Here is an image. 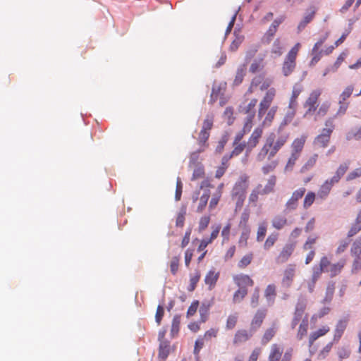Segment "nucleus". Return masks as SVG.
Here are the masks:
<instances>
[{"label": "nucleus", "instance_id": "1", "mask_svg": "<svg viewBox=\"0 0 361 361\" xmlns=\"http://www.w3.org/2000/svg\"><path fill=\"white\" fill-rule=\"evenodd\" d=\"M248 176L245 174L241 175L235 182L231 191V197L235 200V211L240 209L244 204L246 197V191L248 188Z\"/></svg>", "mask_w": 361, "mask_h": 361}, {"label": "nucleus", "instance_id": "2", "mask_svg": "<svg viewBox=\"0 0 361 361\" xmlns=\"http://www.w3.org/2000/svg\"><path fill=\"white\" fill-rule=\"evenodd\" d=\"M348 169V164L347 163L340 164L335 175L332 178L326 180L320 186L317 192V197L322 200H325L329 195L334 185L339 182L341 177L347 171Z\"/></svg>", "mask_w": 361, "mask_h": 361}, {"label": "nucleus", "instance_id": "3", "mask_svg": "<svg viewBox=\"0 0 361 361\" xmlns=\"http://www.w3.org/2000/svg\"><path fill=\"white\" fill-rule=\"evenodd\" d=\"M322 94V90L317 89L313 90L310 94L306 102L304 104V106L307 108L304 116H307L314 113L317 107V101Z\"/></svg>", "mask_w": 361, "mask_h": 361}, {"label": "nucleus", "instance_id": "4", "mask_svg": "<svg viewBox=\"0 0 361 361\" xmlns=\"http://www.w3.org/2000/svg\"><path fill=\"white\" fill-rule=\"evenodd\" d=\"M306 192V189L305 188H300L295 190L290 199L286 203V211L291 212L295 210L298 206V201L300 200L305 195Z\"/></svg>", "mask_w": 361, "mask_h": 361}, {"label": "nucleus", "instance_id": "5", "mask_svg": "<svg viewBox=\"0 0 361 361\" xmlns=\"http://www.w3.org/2000/svg\"><path fill=\"white\" fill-rule=\"evenodd\" d=\"M296 268L293 264H288L283 271V278L281 279V286L285 288H289L293 285L295 276Z\"/></svg>", "mask_w": 361, "mask_h": 361}, {"label": "nucleus", "instance_id": "6", "mask_svg": "<svg viewBox=\"0 0 361 361\" xmlns=\"http://www.w3.org/2000/svg\"><path fill=\"white\" fill-rule=\"evenodd\" d=\"M263 133V128L261 126L256 128L251 134L247 142V152H251L258 144Z\"/></svg>", "mask_w": 361, "mask_h": 361}, {"label": "nucleus", "instance_id": "7", "mask_svg": "<svg viewBox=\"0 0 361 361\" xmlns=\"http://www.w3.org/2000/svg\"><path fill=\"white\" fill-rule=\"evenodd\" d=\"M288 136L289 135L288 133H283L278 137L274 145L270 150L269 154V160L274 157L279 151V149L285 145L288 139Z\"/></svg>", "mask_w": 361, "mask_h": 361}, {"label": "nucleus", "instance_id": "8", "mask_svg": "<svg viewBox=\"0 0 361 361\" xmlns=\"http://www.w3.org/2000/svg\"><path fill=\"white\" fill-rule=\"evenodd\" d=\"M331 134L329 130H323L314 140V145L319 147L325 148L328 146Z\"/></svg>", "mask_w": 361, "mask_h": 361}, {"label": "nucleus", "instance_id": "9", "mask_svg": "<svg viewBox=\"0 0 361 361\" xmlns=\"http://www.w3.org/2000/svg\"><path fill=\"white\" fill-rule=\"evenodd\" d=\"M295 249V245L288 243L283 247L281 252L279 253L276 258V262L279 264H283L286 262L289 257L291 256Z\"/></svg>", "mask_w": 361, "mask_h": 361}, {"label": "nucleus", "instance_id": "10", "mask_svg": "<svg viewBox=\"0 0 361 361\" xmlns=\"http://www.w3.org/2000/svg\"><path fill=\"white\" fill-rule=\"evenodd\" d=\"M316 13V8L314 6H310L305 12L303 19L300 22L298 25V32H300L308 23H310L314 18Z\"/></svg>", "mask_w": 361, "mask_h": 361}, {"label": "nucleus", "instance_id": "11", "mask_svg": "<svg viewBox=\"0 0 361 361\" xmlns=\"http://www.w3.org/2000/svg\"><path fill=\"white\" fill-rule=\"evenodd\" d=\"M296 66V59L286 56L282 66V73L284 76H288L295 70Z\"/></svg>", "mask_w": 361, "mask_h": 361}, {"label": "nucleus", "instance_id": "12", "mask_svg": "<svg viewBox=\"0 0 361 361\" xmlns=\"http://www.w3.org/2000/svg\"><path fill=\"white\" fill-rule=\"evenodd\" d=\"M219 278V272H216L214 268L207 272L204 278V283L208 286L209 290H212L215 287Z\"/></svg>", "mask_w": 361, "mask_h": 361}, {"label": "nucleus", "instance_id": "13", "mask_svg": "<svg viewBox=\"0 0 361 361\" xmlns=\"http://www.w3.org/2000/svg\"><path fill=\"white\" fill-rule=\"evenodd\" d=\"M233 280L239 288L245 287L247 288V286H252L254 285L253 280L246 274L236 275L233 277Z\"/></svg>", "mask_w": 361, "mask_h": 361}, {"label": "nucleus", "instance_id": "14", "mask_svg": "<svg viewBox=\"0 0 361 361\" xmlns=\"http://www.w3.org/2000/svg\"><path fill=\"white\" fill-rule=\"evenodd\" d=\"M264 298L269 306H272L275 302L276 296V287L274 284H269L264 290Z\"/></svg>", "mask_w": 361, "mask_h": 361}, {"label": "nucleus", "instance_id": "15", "mask_svg": "<svg viewBox=\"0 0 361 361\" xmlns=\"http://www.w3.org/2000/svg\"><path fill=\"white\" fill-rule=\"evenodd\" d=\"M267 314V310H258L256 312V314L254 316V318L252 319V323H251V329L255 331L257 328H259Z\"/></svg>", "mask_w": 361, "mask_h": 361}, {"label": "nucleus", "instance_id": "16", "mask_svg": "<svg viewBox=\"0 0 361 361\" xmlns=\"http://www.w3.org/2000/svg\"><path fill=\"white\" fill-rule=\"evenodd\" d=\"M253 331L250 329V332L245 329L236 331L233 338V343L238 344L247 341L253 334Z\"/></svg>", "mask_w": 361, "mask_h": 361}, {"label": "nucleus", "instance_id": "17", "mask_svg": "<svg viewBox=\"0 0 361 361\" xmlns=\"http://www.w3.org/2000/svg\"><path fill=\"white\" fill-rule=\"evenodd\" d=\"M302 87L300 84H295L293 87L292 95L290 99L288 107L290 109H295L298 106L297 99L301 92Z\"/></svg>", "mask_w": 361, "mask_h": 361}, {"label": "nucleus", "instance_id": "18", "mask_svg": "<svg viewBox=\"0 0 361 361\" xmlns=\"http://www.w3.org/2000/svg\"><path fill=\"white\" fill-rule=\"evenodd\" d=\"M306 141V136L302 135L300 137L295 139L291 145V153L300 156Z\"/></svg>", "mask_w": 361, "mask_h": 361}, {"label": "nucleus", "instance_id": "19", "mask_svg": "<svg viewBox=\"0 0 361 361\" xmlns=\"http://www.w3.org/2000/svg\"><path fill=\"white\" fill-rule=\"evenodd\" d=\"M347 56V54L345 52H342L337 58L336 61H335L334 64H332V66L326 67L323 73V76H326L327 74H329L330 72H336L340 67L342 62L345 60V59Z\"/></svg>", "mask_w": 361, "mask_h": 361}, {"label": "nucleus", "instance_id": "20", "mask_svg": "<svg viewBox=\"0 0 361 361\" xmlns=\"http://www.w3.org/2000/svg\"><path fill=\"white\" fill-rule=\"evenodd\" d=\"M283 353V348L274 343L271 346L270 353L268 357L269 361H279Z\"/></svg>", "mask_w": 361, "mask_h": 361}, {"label": "nucleus", "instance_id": "21", "mask_svg": "<svg viewBox=\"0 0 361 361\" xmlns=\"http://www.w3.org/2000/svg\"><path fill=\"white\" fill-rule=\"evenodd\" d=\"M170 353V345L168 341H161L159 346L158 357L161 361H165Z\"/></svg>", "mask_w": 361, "mask_h": 361}, {"label": "nucleus", "instance_id": "22", "mask_svg": "<svg viewBox=\"0 0 361 361\" xmlns=\"http://www.w3.org/2000/svg\"><path fill=\"white\" fill-rule=\"evenodd\" d=\"M347 319H341L336 326L334 341H338L347 326Z\"/></svg>", "mask_w": 361, "mask_h": 361}, {"label": "nucleus", "instance_id": "23", "mask_svg": "<svg viewBox=\"0 0 361 361\" xmlns=\"http://www.w3.org/2000/svg\"><path fill=\"white\" fill-rule=\"evenodd\" d=\"M276 94V90L274 88L269 89L263 99L261 101L259 106L263 109H269Z\"/></svg>", "mask_w": 361, "mask_h": 361}, {"label": "nucleus", "instance_id": "24", "mask_svg": "<svg viewBox=\"0 0 361 361\" xmlns=\"http://www.w3.org/2000/svg\"><path fill=\"white\" fill-rule=\"evenodd\" d=\"M309 326V321L307 315H305L302 319L301 323L300 324L298 331L297 333V338L298 340H302L305 336L307 335V330Z\"/></svg>", "mask_w": 361, "mask_h": 361}, {"label": "nucleus", "instance_id": "25", "mask_svg": "<svg viewBox=\"0 0 361 361\" xmlns=\"http://www.w3.org/2000/svg\"><path fill=\"white\" fill-rule=\"evenodd\" d=\"M276 180L277 178L275 175H271L269 178L266 185L263 188H261L262 195L269 194L274 191Z\"/></svg>", "mask_w": 361, "mask_h": 361}, {"label": "nucleus", "instance_id": "26", "mask_svg": "<svg viewBox=\"0 0 361 361\" xmlns=\"http://www.w3.org/2000/svg\"><path fill=\"white\" fill-rule=\"evenodd\" d=\"M329 331V326H322V328L319 329L317 331H314L311 333L309 338V345L311 347L313 344V343L320 336H322L325 335L327 332Z\"/></svg>", "mask_w": 361, "mask_h": 361}, {"label": "nucleus", "instance_id": "27", "mask_svg": "<svg viewBox=\"0 0 361 361\" xmlns=\"http://www.w3.org/2000/svg\"><path fill=\"white\" fill-rule=\"evenodd\" d=\"M210 197V190L208 189L204 190L203 194L200 198V202L197 208V212L201 213L205 209L209 198Z\"/></svg>", "mask_w": 361, "mask_h": 361}, {"label": "nucleus", "instance_id": "28", "mask_svg": "<svg viewBox=\"0 0 361 361\" xmlns=\"http://www.w3.org/2000/svg\"><path fill=\"white\" fill-rule=\"evenodd\" d=\"M345 260H340L337 263L333 264L330 266L329 269V272L330 273V276L331 277L336 276L339 273H341L342 269L345 265Z\"/></svg>", "mask_w": 361, "mask_h": 361}, {"label": "nucleus", "instance_id": "29", "mask_svg": "<svg viewBox=\"0 0 361 361\" xmlns=\"http://www.w3.org/2000/svg\"><path fill=\"white\" fill-rule=\"evenodd\" d=\"M272 226L277 230L282 229L287 224V219L285 216L277 215L272 219Z\"/></svg>", "mask_w": 361, "mask_h": 361}, {"label": "nucleus", "instance_id": "30", "mask_svg": "<svg viewBox=\"0 0 361 361\" xmlns=\"http://www.w3.org/2000/svg\"><path fill=\"white\" fill-rule=\"evenodd\" d=\"M180 316L176 314L173 317L171 324V335L174 337L178 335L180 330Z\"/></svg>", "mask_w": 361, "mask_h": 361}, {"label": "nucleus", "instance_id": "31", "mask_svg": "<svg viewBox=\"0 0 361 361\" xmlns=\"http://www.w3.org/2000/svg\"><path fill=\"white\" fill-rule=\"evenodd\" d=\"M277 109L278 107L276 106H274L269 110L265 118L262 122L263 126H269L271 125L277 111Z\"/></svg>", "mask_w": 361, "mask_h": 361}, {"label": "nucleus", "instance_id": "32", "mask_svg": "<svg viewBox=\"0 0 361 361\" xmlns=\"http://www.w3.org/2000/svg\"><path fill=\"white\" fill-rule=\"evenodd\" d=\"M245 71H246V66L245 64L240 66L238 68L237 72H236V75H235V78L233 81V84L235 85H238L243 82V78L245 75Z\"/></svg>", "mask_w": 361, "mask_h": 361}, {"label": "nucleus", "instance_id": "33", "mask_svg": "<svg viewBox=\"0 0 361 361\" xmlns=\"http://www.w3.org/2000/svg\"><path fill=\"white\" fill-rule=\"evenodd\" d=\"M277 32L276 28H274L269 26V29L267 30V32L264 33V36L262 38V42L263 44H269L271 41L272 40L274 36L275 35L276 32Z\"/></svg>", "mask_w": 361, "mask_h": 361}, {"label": "nucleus", "instance_id": "34", "mask_svg": "<svg viewBox=\"0 0 361 361\" xmlns=\"http://www.w3.org/2000/svg\"><path fill=\"white\" fill-rule=\"evenodd\" d=\"M247 294V289L245 287L239 288L233 294V301L234 303L242 301Z\"/></svg>", "mask_w": 361, "mask_h": 361}, {"label": "nucleus", "instance_id": "35", "mask_svg": "<svg viewBox=\"0 0 361 361\" xmlns=\"http://www.w3.org/2000/svg\"><path fill=\"white\" fill-rule=\"evenodd\" d=\"M250 214V211L248 208H245L243 213L241 214L240 220L239 222V227L243 228H250L247 223L249 221Z\"/></svg>", "mask_w": 361, "mask_h": 361}, {"label": "nucleus", "instance_id": "36", "mask_svg": "<svg viewBox=\"0 0 361 361\" xmlns=\"http://www.w3.org/2000/svg\"><path fill=\"white\" fill-rule=\"evenodd\" d=\"M315 193L314 192L310 191L305 196L303 200V207L305 209L310 208L315 200Z\"/></svg>", "mask_w": 361, "mask_h": 361}, {"label": "nucleus", "instance_id": "37", "mask_svg": "<svg viewBox=\"0 0 361 361\" xmlns=\"http://www.w3.org/2000/svg\"><path fill=\"white\" fill-rule=\"evenodd\" d=\"M271 52V54H274L275 56H276V57L282 55L283 46H282L279 39H276L274 42Z\"/></svg>", "mask_w": 361, "mask_h": 361}, {"label": "nucleus", "instance_id": "38", "mask_svg": "<svg viewBox=\"0 0 361 361\" xmlns=\"http://www.w3.org/2000/svg\"><path fill=\"white\" fill-rule=\"evenodd\" d=\"M186 214V207L183 206L179 212L178 213L176 221V226L177 227H183L184 226L185 223V216Z\"/></svg>", "mask_w": 361, "mask_h": 361}, {"label": "nucleus", "instance_id": "39", "mask_svg": "<svg viewBox=\"0 0 361 361\" xmlns=\"http://www.w3.org/2000/svg\"><path fill=\"white\" fill-rule=\"evenodd\" d=\"M200 276H201L200 272V271H197V270L195 271L193 276H191L190 279V285L188 288V290L189 291H193L195 289L197 283L200 281Z\"/></svg>", "mask_w": 361, "mask_h": 361}, {"label": "nucleus", "instance_id": "40", "mask_svg": "<svg viewBox=\"0 0 361 361\" xmlns=\"http://www.w3.org/2000/svg\"><path fill=\"white\" fill-rule=\"evenodd\" d=\"M276 333V329L275 327H271L265 331L262 339V344H267L268 342L271 341V339L274 336Z\"/></svg>", "mask_w": 361, "mask_h": 361}, {"label": "nucleus", "instance_id": "41", "mask_svg": "<svg viewBox=\"0 0 361 361\" xmlns=\"http://www.w3.org/2000/svg\"><path fill=\"white\" fill-rule=\"evenodd\" d=\"M278 164L279 162L277 160H272L269 163L264 164L262 168V173L264 175H267L269 173L274 171L278 166Z\"/></svg>", "mask_w": 361, "mask_h": 361}, {"label": "nucleus", "instance_id": "42", "mask_svg": "<svg viewBox=\"0 0 361 361\" xmlns=\"http://www.w3.org/2000/svg\"><path fill=\"white\" fill-rule=\"evenodd\" d=\"M350 254L352 256H361V240L357 238L353 242L350 248Z\"/></svg>", "mask_w": 361, "mask_h": 361}, {"label": "nucleus", "instance_id": "43", "mask_svg": "<svg viewBox=\"0 0 361 361\" xmlns=\"http://www.w3.org/2000/svg\"><path fill=\"white\" fill-rule=\"evenodd\" d=\"M238 318V316L237 313L230 314L227 318L226 329L228 330L233 329L236 325Z\"/></svg>", "mask_w": 361, "mask_h": 361}, {"label": "nucleus", "instance_id": "44", "mask_svg": "<svg viewBox=\"0 0 361 361\" xmlns=\"http://www.w3.org/2000/svg\"><path fill=\"white\" fill-rule=\"evenodd\" d=\"M267 225L265 221L261 223L259 225L258 230H257V240L260 242L262 241L267 233Z\"/></svg>", "mask_w": 361, "mask_h": 361}, {"label": "nucleus", "instance_id": "45", "mask_svg": "<svg viewBox=\"0 0 361 361\" xmlns=\"http://www.w3.org/2000/svg\"><path fill=\"white\" fill-rule=\"evenodd\" d=\"M300 157V156L298 154L291 153V154L288 160V162L285 166V170L286 171H292L295 164L296 161L298 159V158Z\"/></svg>", "mask_w": 361, "mask_h": 361}, {"label": "nucleus", "instance_id": "46", "mask_svg": "<svg viewBox=\"0 0 361 361\" xmlns=\"http://www.w3.org/2000/svg\"><path fill=\"white\" fill-rule=\"evenodd\" d=\"M214 123V116L212 114H207L202 125V130L209 131L212 129Z\"/></svg>", "mask_w": 361, "mask_h": 361}, {"label": "nucleus", "instance_id": "47", "mask_svg": "<svg viewBox=\"0 0 361 361\" xmlns=\"http://www.w3.org/2000/svg\"><path fill=\"white\" fill-rule=\"evenodd\" d=\"M252 258L253 255L252 253L247 254L239 261L238 266L241 269L245 268L251 263Z\"/></svg>", "mask_w": 361, "mask_h": 361}, {"label": "nucleus", "instance_id": "48", "mask_svg": "<svg viewBox=\"0 0 361 361\" xmlns=\"http://www.w3.org/2000/svg\"><path fill=\"white\" fill-rule=\"evenodd\" d=\"M277 239V233H271V235H269L264 244V249L269 250L270 247H271L274 245Z\"/></svg>", "mask_w": 361, "mask_h": 361}, {"label": "nucleus", "instance_id": "49", "mask_svg": "<svg viewBox=\"0 0 361 361\" xmlns=\"http://www.w3.org/2000/svg\"><path fill=\"white\" fill-rule=\"evenodd\" d=\"M210 222V216L204 215L202 216L199 221L198 230L200 232L204 231Z\"/></svg>", "mask_w": 361, "mask_h": 361}, {"label": "nucleus", "instance_id": "50", "mask_svg": "<svg viewBox=\"0 0 361 361\" xmlns=\"http://www.w3.org/2000/svg\"><path fill=\"white\" fill-rule=\"evenodd\" d=\"M307 305V300L304 298H300L295 305V312L304 314Z\"/></svg>", "mask_w": 361, "mask_h": 361}, {"label": "nucleus", "instance_id": "51", "mask_svg": "<svg viewBox=\"0 0 361 361\" xmlns=\"http://www.w3.org/2000/svg\"><path fill=\"white\" fill-rule=\"evenodd\" d=\"M353 85H349L343 91V92L341 93V94L340 95V100H339V104H341L343 103L344 101H345L348 98H349L352 93H353Z\"/></svg>", "mask_w": 361, "mask_h": 361}, {"label": "nucleus", "instance_id": "52", "mask_svg": "<svg viewBox=\"0 0 361 361\" xmlns=\"http://www.w3.org/2000/svg\"><path fill=\"white\" fill-rule=\"evenodd\" d=\"M262 185L259 184L256 188H255L249 197L250 202H256L258 200L259 195H262Z\"/></svg>", "mask_w": 361, "mask_h": 361}, {"label": "nucleus", "instance_id": "53", "mask_svg": "<svg viewBox=\"0 0 361 361\" xmlns=\"http://www.w3.org/2000/svg\"><path fill=\"white\" fill-rule=\"evenodd\" d=\"M317 158L318 155L317 154H313L302 166V171H307L312 167H313L317 162Z\"/></svg>", "mask_w": 361, "mask_h": 361}, {"label": "nucleus", "instance_id": "54", "mask_svg": "<svg viewBox=\"0 0 361 361\" xmlns=\"http://www.w3.org/2000/svg\"><path fill=\"white\" fill-rule=\"evenodd\" d=\"M259 288L256 287L252 294L250 305L252 307H256L259 304Z\"/></svg>", "mask_w": 361, "mask_h": 361}, {"label": "nucleus", "instance_id": "55", "mask_svg": "<svg viewBox=\"0 0 361 361\" xmlns=\"http://www.w3.org/2000/svg\"><path fill=\"white\" fill-rule=\"evenodd\" d=\"M361 231V223L357 222L355 220V222L351 226L350 230L348 233V237L350 238L355 235L357 233Z\"/></svg>", "mask_w": 361, "mask_h": 361}, {"label": "nucleus", "instance_id": "56", "mask_svg": "<svg viewBox=\"0 0 361 361\" xmlns=\"http://www.w3.org/2000/svg\"><path fill=\"white\" fill-rule=\"evenodd\" d=\"M179 261L180 258L179 257H173L171 259V263H170V269L171 272L173 275H176L178 270L179 267Z\"/></svg>", "mask_w": 361, "mask_h": 361}, {"label": "nucleus", "instance_id": "57", "mask_svg": "<svg viewBox=\"0 0 361 361\" xmlns=\"http://www.w3.org/2000/svg\"><path fill=\"white\" fill-rule=\"evenodd\" d=\"M164 314V309L162 303L159 304L157 308V312L155 314V321L158 325H160L162 318Z\"/></svg>", "mask_w": 361, "mask_h": 361}, {"label": "nucleus", "instance_id": "58", "mask_svg": "<svg viewBox=\"0 0 361 361\" xmlns=\"http://www.w3.org/2000/svg\"><path fill=\"white\" fill-rule=\"evenodd\" d=\"M221 85H219L218 87H216V85L213 86L212 90V93L210 95V103L211 104L214 103L217 100V99L221 93Z\"/></svg>", "mask_w": 361, "mask_h": 361}, {"label": "nucleus", "instance_id": "59", "mask_svg": "<svg viewBox=\"0 0 361 361\" xmlns=\"http://www.w3.org/2000/svg\"><path fill=\"white\" fill-rule=\"evenodd\" d=\"M347 140L355 139L356 140H361V126L356 130V131L348 132L346 134Z\"/></svg>", "mask_w": 361, "mask_h": 361}, {"label": "nucleus", "instance_id": "60", "mask_svg": "<svg viewBox=\"0 0 361 361\" xmlns=\"http://www.w3.org/2000/svg\"><path fill=\"white\" fill-rule=\"evenodd\" d=\"M233 109L232 107H226L225 111H224V116L225 117L226 119H227V123L228 125H231L233 121H234V117L233 116Z\"/></svg>", "mask_w": 361, "mask_h": 361}, {"label": "nucleus", "instance_id": "61", "mask_svg": "<svg viewBox=\"0 0 361 361\" xmlns=\"http://www.w3.org/2000/svg\"><path fill=\"white\" fill-rule=\"evenodd\" d=\"M330 107V103L329 102H324L322 104L320 107L319 108L316 116H324L326 114Z\"/></svg>", "mask_w": 361, "mask_h": 361}, {"label": "nucleus", "instance_id": "62", "mask_svg": "<svg viewBox=\"0 0 361 361\" xmlns=\"http://www.w3.org/2000/svg\"><path fill=\"white\" fill-rule=\"evenodd\" d=\"M221 197V196L219 194V192L214 193L209 204V209L210 211L215 209V207H216L220 200Z\"/></svg>", "mask_w": 361, "mask_h": 361}, {"label": "nucleus", "instance_id": "63", "mask_svg": "<svg viewBox=\"0 0 361 361\" xmlns=\"http://www.w3.org/2000/svg\"><path fill=\"white\" fill-rule=\"evenodd\" d=\"M354 260L352 265V272L356 273L361 270V256H353Z\"/></svg>", "mask_w": 361, "mask_h": 361}, {"label": "nucleus", "instance_id": "64", "mask_svg": "<svg viewBox=\"0 0 361 361\" xmlns=\"http://www.w3.org/2000/svg\"><path fill=\"white\" fill-rule=\"evenodd\" d=\"M204 175V170L202 166H198L194 169L192 176L191 178L192 180H195L197 179L201 178Z\"/></svg>", "mask_w": 361, "mask_h": 361}]
</instances>
